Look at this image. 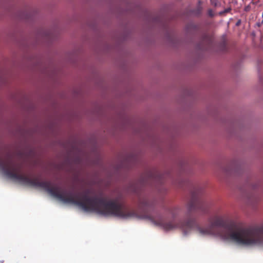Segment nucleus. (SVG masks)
<instances>
[{
    "instance_id": "1",
    "label": "nucleus",
    "mask_w": 263,
    "mask_h": 263,
    "mask_svg": "<svg viewBox=\"0 0 263 263\" xmlns=\"http://www.w3.org/2000/svg\"><path fill=\"white\" fill-rule=\"evenodd\" d=\"M2 167L6 175L13 177H16L18 170L12 162L7 161L2 164Z\"/></svg>"
},
{
    "instance_id": "2",
    "label": "nucleus",
    "mask_w": 263,
    "mask_h": 263,
    "mask_svg": "<svg viewBox=\"0 0 263 263\" xmlns=\"http://www.w3.org/2000/svg\"><path fill=\"white\" fill-rule=\"evenodd\" d=\"M262 20L261 22V24H262V25H263V12H262Z\"/></svg>"
},
{
    "instance_id": "3",
    "label": "nucleus",
    "mask_w": 263,
    "mask_h": 263,
    "mask_svg": "<svg viewBox=\"0 0 263 263\" xmlns=\"http://www.w3.org/2000/svg\"><path fill=\"white\" fill-rule=\"evenodd\" d=\"M229 10L227 9V10H226L225 12H229Z\"/></svg>"
},
{
    "instance_id": "4",
    "label": "nucleus",
    "mask_w": 263,
    "mask_h": 263,
    "mask_svg": "<svg viewBox=\"0 0 263 263\" xmlns=\"http://www.w3.org/2000/svg\"><path fill=\"white\" fill-rule=\"evenodd\" d=\"M239 22H240L239 21L238 22H237V25H238V24H239Z\"/></svg>"
}]
</instances>
